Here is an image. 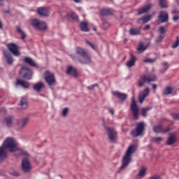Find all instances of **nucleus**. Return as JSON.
I'll return each instance as SVG.
<instances>
[{
	"label": "nucleus",
	"mask_w": 179,
	"mask_h": 179,
	"mask_svg": "<svg viewBox=\"0 0 179 179\" xmlns=\"http://www.w3.org/2000/svg\"><path fill=\"white\" fill-rule=\"evenodd\" d=\"M24 62L31 65V66H36V63L30 57H24Z\"/></svg>",
	"instance_id": "72a5a7b5"
},
{
	"label": "nucleus",
	"mask_w": 179,
	"mask_h": 179,
	"mask_svg": "<svg viewBox=\"0 0 179 179\" xmlns=\"http://www.w3.org/2000/svg\"><path fill=\"white\" fill-rule=\"evenodd\" d=\"M16 30L17 33H20L21 34V40H24V38H26V34H24L23 31H22V29H20V27L17 26Z\"/></svg>",
	"instance_id": "c9c22d12"
},
{
	"label": "nucleus",
	"mask_w": 179,
	"mask_h": 179,
	"mask_svg": "<svg viewBox=\"0 0 179 179\" xmlns=\"http://www.w3.org/2000/svg\"><path fill=\"white\" fill-rule=\"evenodd\" d=\"M144 62H148L150 64H152V63L155 62V59H145L144 60Z\"/></svg>",
	"instance_id": "3c124183"
},
{
	"label": "nucleus",
	"mask_w": 179,
	"mask_h": 179,
	"mask_svg": "<svg viewBox=\"0 0 179 179\" xmlns=\"http://www.w3.org/2000/svg\"><path fill=\"white\" fill-rule=\"evenodd\" d=\"M112 94H113V96H115V97H117V99H119V100H121L122 101L127 100L128 97V95H127V94L121 93L118 91H113L112 92Z\"/></svg>",
	"instance_id": "dca6fc26"
},
{
	"label": "nucleus",
	"mask_w": 179,
	"mask_h": 179,
	"mask_svg": "<svg viewBox=\"0 0 179 179\" xmlns=\"http://www.w3.org/2000/svg\"><path fill=\"white\" fill-rule=\"evenodd\" d=\"M20 75L23 78V79H27L28 80H31L33 78V72L26 66L22 67L20 71Z\"/></svg>",
	"instance_id": "423d86ee"
},
{
	"label": "nucleus",
	"mask_w": 179,
	"mask_h": 179,
	"mask_svg": "<svg viewBox=\"0 0 179 179\" xmlns=\"http://www.w3.org/2000/svg\"><path fill=\"white\" fill-rule=\"evenodd\" d=\"M86 43L88 45H90V47H91V48H92V50H96V46L93 43H90L88 41H86Z\"/></svg>",
	"instance_id": "de8ad7c7"
},
{
	"label": "nucleus",
	"mask_w": 179,
	"mask_h": 179,
	"mask_svg": "<svg viewBox=\"0 0 179 179\" xmlns=\"http://www.w3.org/2000/svg\"><path fill=\"white\" fill-rule=\"evenodd\" d=\"M158 20H159L161 23L169 22V13L164 10L160 11L158 16Z\"/></svg>",
	"instance_id": "4468645a"
},
{
	"label": "nucleus",
	"mask_w": 179,
	"mask_h": 179,
	"mask_svg": "<svg viewBox=\"0 0 179 179\" xmlns=\"http://www.w3.org/2000/svg\"><path fill=\"white\" fill-rule=\"evenodd\" d=\"M152 6H153L152 4L148 3L146 6H145L144 7H143L141 8H138V15H142L143 13H146V12L149 11L152 8Z\"/></svg>",
	"instance_id": "412c9836"
},
{
	"label": "nucleus",
	"mask_w": 179,
	"mask_h": 179,
	"mask_svg": "<svg viewBox=\"0 0 179 179\" xmlns=\"http://www.w3.org/2000/svg\"><path fill=\"white\" fill-rule=\"evenodd\" d=\"M136 150V149L134 145H130L127 148L125 155L122 157V165L120 168V170H124V169H127V167H128V164H129L132 160V155H134V152Z\"/></svg>",
	"instance_id": "f03ea898"
},
{
	"label": "nucleus",
	"mask_w": 179,
	"mask_h": 179,
	"mask_svg": "<svg viewBox=\"0 0 179 179\" xmlns=\"http://www.w3.org/2000/svg\"><path fill=\"white\" fill-rule=\"evenodd\" d=\"M43 87H44V83H43L42 82L37 83L33 86V89L34 90H35V92H40L43 89Z\"/></svg>",
	"instance_id": "bb28decb"
},
{
	"label": "nucleus",
	"mask_w": 179,
	"mask_h": 179,
	"mask_svg": "<svg viewBox=\"0 0 179 179\" xmlns=\"http://www.w3.org/2000/svg\"><path fill=\"white\" fill-rule=\"evenodd\" d=\"M7 48L14 55V57H20V52H19V46L15 43H8Z\"/></svg>",
	"instance_id": "9b49d317"
},
{
	"label": "nucleus",
	"mask_w": 179,
	"mask_h": 179,
	"mask_svg": "<svg viewBox=\"0 0 179 179\" xmlns=\"http://www.w3.org/2000/svg\"><path fill=\"white\" fill-rule=\"evenodd\" d=\"M171 117L173 118V120H179V115L177 113H172Z\"/></svg>",
	"instance_id": "8fccbe9b"
},
{
	"label": "nucleus",
	"mask_w": 179,
	"mask_h": 179,
	"mask_svg": "<svg viewBox=\"0 0 179 179\" xmlns=\"http://www.w3.org/2000/svg\"><path fill=\"white\" fill-rule=\"evenodd\" d=\"M159 32L160 33V35L164 36L166 34V29H164V27L161 26L159 27Z\"/></svg>",
	"instance_id": "79ce46f5"
},
{
	"label": "nucleus",
	"mask_w": 179,
	"mask_h": 179,
	"mask_svg": "<svg viewBox=\"0 0 179 179\" xmlns=\"http://www.w3.org/2000/svg\"><path fill=\"white\" fill-rule=\"evenodd\" d=\"M150 20V15H145L142 17L141 18H139L137 20L138 23H141V22H143V23H148Z\"/></svg>",
	"instance_id": "7c9ffc66"
},
{
	"label": "nucleus",
	"mask_w": 179,
	"mask_h": 179,
	"mask_svg": "<svg viewBox=\"0 0 179 179\" xmlns=\"http://www.w3.org/2000/svg\"><path fill=\"white\" fill-rule=\"evenodd\" d=\"M152 86L153 90H156L157 89V85L156 84H152Z\"/></svg>",
	"instance_id": "bf43d9fd"
},
{
	"label": "nucleus",
	"mask_w": 179,
	"mask_h": 179,
	"mask_svg": "<svg viewBox=\"0 0 179 179\" xmlns=\"http://www.w3.org/2000/svg\"><path fill=\"white\" fill-rule=\"evenodd\" d=\"M103 26L104 29H108V27H110V23H108L107 21H103Z\"/></svg>",
	"instance_id": "a18cd8bd"
},
{
	"label": "nucleus",
	"mask_w": 179,
	"mask_h": 179,
	"mask_svg": "<svg viewBox=\"0 0 179 179\" xmlns=\"http://www.w3.org/2000/svg\"><path fill=\"white\" fill-rule=\"evenodd\" d=\"M159 5L162 9L169 8L166 0H159Z\"/></svg>",
	"instance_id": "473e14b6"
},
{
	"label": "nucleus",
	"mask_w": 179,
	"mask_h": 179,
	"mask_svg": "<svg viewBox=\"0 0 179 179\" xmlns=\"http://www.w3.org/2000/svg\"><path fill=\"white\" fill-rule=\"evenodd\" d=\"M20 106L25 110V108H27V98L26 96H22L20 101Z\"/></svg>",
	"instance_id": "a878e982"
},
{
	"label": "nucleus",
	"mask_w": 179,
	"mask_h": 179,
	"mask_svg": "<svg viewBox=\"0 0 179 179\" xmlns=\"http://www.w3.org/2000/svg\"><path fill=\"white\" fill-rule=\"evenodd\" d=\"M74 2H76V3H79V2H80V0H73Z\"/></svg>",
	"instance_id": "e2e57ef3"
},
{
	"label": "nucleus",
	"mask_w": 179,
	"mask_h": 179,
	"mask_svg": "<svg viewBox=\"0 0 179 179\" xmlns=\"http://www.w3.org/2000/svg\"><path fill=\"white\" fill-rule=\"evenodd\" d=\"M37 12H38V15H40V16H44L45 17H47V16H48V13H49L48 8H45V7L38 8L37 9Z\"/></svg>",
	"instance_id": "aec40b11"
},
{
	"label": "nucleus",
	"mask_w": 179,
	"mask_h": 179,
	"mask_svg": "<svg viewBox=\"0 0 179 179\" xmlns=\"http://www.w3.org/2000/svg\"><path fill=\"white\" fill-rule=\"evenodd\" d=\"M145 131V123L143 122H141L137 124L136 129L132 130L131 131V135L134 138H136L137 136H141L143 131Z\"/></svg>",
	"instance_id": "39448f33"
},
{
	"label": "nucleus",
	"mask_w": 179,
	"mask_h": 179,
	"mask_svg": "<svg viewBox=\"0 0 179 179\" xmlns=\"http://www.w3.org/2000/svg\"><path fill=\"white\" fill-rule=\"evenodd\" d=\"M22 169L24 171V173H29L30 170H31V166L30 165V162L29 159L24 158L22 161Z\"/></svg>",
	"instance_id": "f8f14e48"
},
{
	"label": "nucleus",
	"mask_w": 179,
	"mask_h": 179,
	"mask_svg": "<svg viewBox=\"0 0 179 179\" xmlns=\"http://www.w3.org/2000/svg\"><path fill=\"white\" fill-rule=\"evenodd\" d=\"M163 38H164V35H159V36L157 39V43H162Z\"/></svg>",
	"instance_id": "49530a36"
},
{
	"label": "nucleus",
	"mask_w": 179,
	"mask_h": 179,
	"mask_svg": "<svg viewBox=\"0 0 179 179\" xmlns=\"http://www.w3.org/2000/svg\"><path fill=\"white\" fill-rule=\"evenodd\" d=\"M45 80L48 83L49 86H52L55 83V76L54 73L50 72L49 71H46L44 73Z\"/></svg>",
	"instance_id": "1a4fd4ad"
},
{
	"label": "nucleus",
	"mask_w": 179,
	"mask_h": 179,
	"mask_svg": "<svg viewBox=\"0 0 179 179\" xmlns=\"http://www.w3.org/2000/svg\"><path fill=\"white\" fill-rule=\"evenodd\" d=\"M153 132L155 134H167L169 131H170V127H166V129H163V126L159 124L153 127Z\"/></svg>",
	"instance_id": "ddd939ff"
},
{
	"label": "nucleus",
	"mask_w": 179,
	"mask_h": 179,
	"mask_svg": "<svg viewBox=\"0 0 179 179\" xmlns=\"http://www.w3.org/2000/svg\"><path fill=\"white\" fill-rule=\"evenodd\" d=\"M101 15L102 16H109L110 15H114V10L111 8H103L101 10Z\"/></svg>",
	"instance_id": "5701e85b"
},
{
	"label": "nucleus",
	"mask_w": 179,
	"mask_h": 179,
	"mask_svg": "<svg viewBox=\"0 0 179 179\" xmlns=\"http://www.w3.org/2000/svg\"><path fill=\"white\" fill-rule=\"evenodd\" d=\"M173 93V87H166L164 90V94L165 96H169V94H171Z\"/></svg>",
	"instance_id": "f704fd0d"
},
{
	"label": "nucleus",
	"mask_w": 179,
	"mask_h": 179,
	"mask_svg": "<svg viewBox=\"0 0 179 179\" xmlns=\"http://www.w3.org/2000/svg\"><path fill=\"white\" fill-rule=\"evenodd\" d=\"M80 27L81 31H89V27L87 26V22H82L80 24Z\"/></svg>",
	"instance_id": "c85d7f7f"
},
{
	"label": "nucleus",
	"mask_w": 179,
	"mask_h": 179,
	"mask_svg": "<svg viewBox=\"0 0 179 179\" xmlns=\"http://www.w3.org/2000/svg\"><path fill=\"white\" fill-rule=\"evenodd\" d=\"M3 54L6 58L8 65H12V64H13V57H12V54H10V52L8 50H3Z\"/></svg>",
	"instance_id": "f3484780"
},
{
	"label": "nucleus",
	"mask_w": 179,
	"mask_h": 179,
	"mask_svg": "<svg viewBox=\"0 0 179 179\" xmlns=\"http://www.w3.org/2000/svg\"><path fill=\"white\" fill-rule=\"evenodd\" d=\"M16 86H22L24 89H29L30 87V83L27 81H24L23 80L17 79L15 83Z\"/></svg>",
	"instance_id": "a211bd4d"
},
{
	"label": "nucleus",
	"mask_w": 179,
	"mask_h": 179,
	"mask_svg": "<svg viewBox=\"0 0 179 179\" xmlns=\"http://www.w3.org/2000/svg\"><path fill=\"white\" fill-rule=\"evenodd\" d=\"M162 137H153L152 138V142H162Z\"/></svg>",
	"instance_id": "c03bdc74"
},
{
	"label": "nucleus",
	"mask_w": 179,
	"mask_h": 179,
	"mask_svg": "<svg viewBox=\"0 0 179 179\" xmlns=\"http://www.w3.org/2000/svg\"><path fill=\"white\" fill-rule=\"evenodd\" d=\"M94 31H96V28L95 27L94 28Z\"/></svg>",
	"instance_id": "338daca9"
},
{
	"label": "nucleus",
	"mask_w": 179,
	"mask_h": 179,
	"mask_svg": "<svg viewBox=\"0 0 179 179\" xmlns=\"http://www.w3.org/2000/svg\"><path fill=\"white\" fill-rule=\"evenodd\" d=\"M68 111H69L68 108H65L63 109V111H62L63 117H66V115L68 114Z\"/></svg>",
	"instance_id": "09e8293b"
},
{
	"label": "nucleus",
	"mask_w": 179,
	"mask_h": 179,
	"mask_svg": "<svg viewBox=\"0 0 179 179\" xmlns=\"http://www.w3.org/2000/svg\"><path fill=\"white\" fill-rule=\"evenodd\" d=\"M96 86H97V84H94V85H92L91 86H88L87 89L89 90H93L94 89V87H96Z\"/></svg>",
	"instance_id": "603ef678"
},
{
	"label": "nucleus",
	"mask_w": 179,
	"mask_h": 179,
	"mask_svg": "<svg viewBox=\"0 0 179 179\" xmlns=\"http://www.w3.org/2000/svg\"><path fill=\"white\" fill-rule=\"evenodd\" d=\"M4 149H8L10 152H16L17 150V142L13 138H7L3 144Z\"/></svg>",
	"instance_id": "7ed1b4c3"
},
{
	"label": "nucleus",
	"mask_w": 179,
	"mask_h": 179,
	"mask_svg": "<svg viewBox=\"0 0 179 179\" xmlns=\"http://www.w3.org/2000/svg\"><path fill=\"white\" fill-rule=\"evenodd\" d=\"M67 17H71L73 20H78V15L73 12L68 13L66 15Z\"/></svg>",
	"instance_id": "4c0bfd02"
},
{
	"label": "nucleus",
	"mask_w": 179,
	"mask_h": 179,
	"mask_svg": "<svg viewBox=\"0 0 179 179\" xmlns=\"http://www.w3.org/2000/svg\"><path fill=\"white\" fill-rule=\"evenodd\" d=\"M108 111H109V113H110V114H111L112 115H114V109H113V108H110L108 109Z\"/></svg>",
	"instance_id": "6e6d98bb"
},
{
	"label": "nucleus",
	"mask_w": 179,
	"mask_h": 179,
	"mask_svg": "<svg viewBox=\"0 0 179 179\" xmlns=\"http://www.w3.org/2000/svg\"><path fill=\"white\" fill-rule=\"evenodd\" d=\"M66 73L67 75H71V76H78V71H76V69L72 67V66H69L68 67Z\"/></svg>",
	"instance_id": "b1692460"
},
{
	"label": "nucleus",
	"mask_w": 179,
	"mask_h": 179,
	"mask_svg": "<svg viewBox=\"0 0 179 179\" xmlns=\"http://www.w3.org/2000/svg\"><path fill=\"white\" fill-rule=\"evenodd\" d=\"M31 25L38 30H47V24L38 19L33 20L31 21Z\"/></svg>",
	"instance_id": "6e6552de"
},
{
	"label": "nucleus",
	"mask_w": 179,
	"mask_h": 179,
	"mask_svg": "<svg viewBox=\"0 0 179 179\" xmlns=\"http://www.w3.org/2000/svg\"><path fill=\"white\" fill-rule=\"evenodd\" d=\"M6 159V152H5V148L3 147L0 148V162L5 160Z\"/></svg>",
	"instance_id": "c756f323"
},
{
	"label": "nucleus",
	"mask_w": 179,
	"mask_h": 179,
	"mask_svg": "<svg viewBox=\"0 0 179 179\" xmlns=\"http://www.w3.org/2000/svg\"><path fill=\"white\" fill-rule=\"evenodd\" d=\"M150 110H151L150 108H143L141 110V115H143V117H147V113L148 111H149Z\"/></svg>",
	"instance_id": "ea45409f"
},
{
	"label": "nucleus",
	"mask_w": 179,
	"mask_h": 179,
	"mask_svg": "<svg viewBox=\"0 0 179 179\" xmlns=\"http://www.w3.org/2000/svg\"><path fill=\"white\" fill-rule=\"evenodd\" d=\"M145 176H146V169L145 167H142L140 169L138 173L137 174V177H138L139 178H143Z\"/></svg>",
	"instance_id": "2f4dec72"
},
{
	"label": "nucleus",
	"mask_w": 179,
	"mask_h": 179,
	"mask_svg": "<svg viewBox=\"0 0 179 179\" xmlns=\"http://www.w3.org/2000/svg\"><path fill=\"white\" fill-rule=\"evenodd\" d=\"M27 122H29V117H24L18 120L17 127L18 128H24L26 125H27Z\"/></svg>",
	"instance_id": "4be33fe9"
},
{
	"label": "nucleus",
	"mask_w": 179,
	"mask_h": 179,
	"mask_svg": "<svg viewBox=\"0 0 179 179\" xmlns=\"http://www.w3.org/2000/svg\"><path fill=\"white\" fill-rule=\"evenodd\" d=\"M130 110L132 113L134 118L135 120H138L139 117V107H138V104H136V101H135V98H132L131 99Z\"/></svg>",
	"instance_id": "0eeeda50"
},
{
	"label": "nucleus",
	"mask_w": 179,
	"mask_h": 179,
	"mask_svg": "<svg viewBox=\"0 0 179 179\" xmlns=\"http://www.w3.org/2000/svg\"><path fill=\"white\" fill-rule=\"evenodd\" d=\"M20 155H22V156H27L29 154L25 150H22L20 151Z\"/></svg>",
	"instance_id": "864d4df0"
},
{
	"label": "nucleus",
	"mask_w": 179,
	"mask_h": 179,
	"mask_svg": "<svg viewBox=\"0 0 179 179\" xmlns=\"http://www.w3.org/2000/svg\"><path fill=\"white\" fill-rule=\"evenodd\" d=\"M173 22H177V20H179V15H175L173 17Z\"/></svg>",
	"instance_id": "5fc2aeb1"
},
{
	"label": "nucleus",
	"mask_w": 179,
	"mask_h": 179,
	"mask_svg": "<svg viewBox=\"0 0 179 179\" xmlns=\"http://www.w3.org/2000/svg\"><path fill=\"white\" fill-rule=\"evenodd\" d=\"M172 13H173V15H176V10H173V11H172Z\"/></svg>",
	"instance_id": "69168bd1"
},
{
	"label": "nucleus",
	"mask_w": 179,
	"mask_h": 179,
	"mask_svg": "<svg viewBox=\"0 0 179 179\" xmlns=\"http://www.w3.org/2000/svg\"><path fill=\"white\" fill-rule=\"evenodd\" d=\"M3 122L7 127H12V124L13 122V117L11 116H8L3 120Z\"/></svg>",
	"instance_id": "cd10ccee"
},
{
	"label": "nucleus",
	"mask_w": 179,
	"mask_h": 179,
	"mask_svg": "<svg viewBox=\"0 0 179 179\" xmlns=\"http://www.w3.org/2000/svg\"><path fill=\"white\" fill-rule=\"evenodd\" d=\"M135 62H136V57H135V55L130 54V59L126 63V66L129 69L132 68V66H135Z\"/></svg>",
	"instance_id": "6ab92c4d"
},
{
	"label": "nucleus",
	"mask_w": 179,
	"mask_h": 179,
	"mask_svg": "<svg viewBox=\"0 0 179 179\" xmlns=\"http://www.w3.org/2000/svg\"><path fill=\"white\" fill-rule=\"evenodd\" d=\"M3 27V24H2V21H0V29H2Z\"/></svg>",
	"instance_id": "680f3d73"
},
{
	"label": "nucleus",
	"mask_w": 179,
	"mask_h": 179,
	"mask_svg": "<svg viewBox=\"0 0 179 179\" xmlns=\"http://www.w3.org/2000/svg\"><path fill=\"white\" fill-rule=\"evenodd\" d=\"M145 50H146V46L143 45V43H139L137 48L138 52L141 54V52H143Z\"/></svg>",
	"instance_id": "e433bc0d"
},
{
	"label": "nucleus",
	"mask_w": 179,
	"mask_h": 179,
	"mask_svg": "<svg viewBox=\"0 0 179 179\" xmlns=\"http://www.w3.org/2000/svg\"><path fill=\"white\" fill-rule=\"evenodd\" d=\"M149 92H150L149 88L147 87L144 89L143 92L139 93L138 100L141 103H143V100H145V99L148 97V96L149 95Z\"/></svg>",
	"instance_id": "2eb2a0df"
},
{
	"label": "nucleus",
	"mask_w": 179,
	"mask_h": 179,
	"mask_svg": "<svg viewBox=\"0 0 179 179\" xmlns=\"http://www.w3.org/2000/svg\"><path fill=\"white\" fill-rule=\"evenodd\" d=\"M130 36H139L141 34V28L135 27L131 28L129 31Z\"/></svg>",
	"instance_id": "393cba45"
},
{
	"label": "nucleus",
	"mask_w": 179,
	"mask_h": 179,
	"mask_svg": "<svg viewBox=\"0 0 179 179\" xmlns=\"http://www.w3.org/2000/svg\"><path fill=\"white\" fill-rule=\"evenodd\" d=\"M179 45V37L176 36V41L173 43L172 47L173 48H177Z\"/></svg>",
	"instance_id": "37998d69"
},
{
	"label": "nucleus",
	"mask_w": 179,
	"mask_h": 179,
	"mask_svg": "<svg viewBox=\"0 0 179 179\" xmlns=\"http://www.w3.org/2000/svg\"><path fill=\"white\" fill-rule=\"evenodd\" d=\"M162 66H163V73H164V72H166V71L167 70V69H169V63H167V62H164L163 63H162Z\"/></svg>",
	"instance_id": "a19ab883"
},
{
	"label": "nucleus",
	"mask_w": 179,
	"mask_h": 179,
	"mask_svg": "<svg viewBox=\"0 0 179 179\" xmlns=\"http://www.w3.org/2000/svg\"><path fill=\"white\" fill-rule=\"evenodd\" d=\"M150 29V25L147 24L144 27L143 30H149Z\"/></svg>",
	"instance_id": "4d7b16f0"
},
{
	"label": "nucleus",
	"mask_w": 179,
	"mask_h": 179,
	"mask_svg": "<svg viewBox=\"0 0 179 179\" xmlns=\"http://www.w3.org/2000/svg\"><path fill=\"white\" fill-rule=\"evenodd\" d=\"M105 129L108 131V136L110 142L115 143V142H117V131L110 127H105Z\"/></svg>",
	"instance_id": "9d476101"
},
{
	"label": "nucleus",
	"mask_w": 179,
	"mask_h": 179,
	"mask_svg": "<svg viewBox=\"0 0 179 179\" xmlns=\"http://www.w3.org/2000/svg\"><path fill=\"white\" fill-rule=\"evenodd\" d=\"M12 174H13L15 177H19V173H18V172L15 171V172H13Z\"/></svg>",
	"instance_id": "13d9d810"
},
{
	"label": "nucleus",
	"mask_w": 179,
	"mask_h": 179,
	"mask_svg": "<svg viewBox=\"0 0 179 179\" xmlns=\"http://www.w3.org/2000/svg\"><path fill=\"white\" fill-rule=\"evenodd\" d=\"M156 80H157V78H156V76L155 75H144L141 76L138 80V85L139 87H142L145 83H149L150 82H155Z\"/></svg>",
	"instance_id": "20e7f679"
},
{
	"label": "nucleus",
	"mask_w": 179,
	"mask_h": 179,
	"mask_svg": "<svg viewBox=\"0 0 179 179\" xmlns=\"http://www.w3.org/2000/svg\"><path fill=\"white\" fill-rule=\"evenodd\" d=\"M5 12H6V13L9 14V13H10V10L8 9V10H6Z\"/></svg>",
	"instance_id": "0e129e2a"
},
{
	"label": "nucleus",
	"mask_w": 179,
	"mask_h": 179,
	"mask_svg": "<svg viewBox=\"0 0 179 179\" xmlns=\"http://www.w3.org/2000/svg\"><path fill=\"white\" fill-rule=\"evenodd\" d=\"M176 142V136L171 135L167 141V145H173Z\"/></svg>",
	"instance_id": "58836bf2"
},
{
	"label": "nucleus",
	"mask_w": 179,
	"mask_h": 179,
	"mask_svg": "<svg viewBox=\"0 0 179 179\" xmlns=\"http://www.w3.org/2000/svg\"><path fill=\"white\" fill-rule=\"evenodd\" d=\"M76 55H80L81 59H79V57L75 55H72L71 57L73 61H76L77 59L80 64H90L92 62L90 55H89V53H87L85 49L82 48H77L76 49Z\"/></svg>",
	"instance_id": "f257e3e1"
},
{
	"label": "nucleus",
	"mask_w": 179,
	"mask_h": 179,
	"mask_svg": "<svg viewBox=\"0 0 179 179\" xmlns=\"http://www.w3.org/2000/svg\"><path fill=\"white\" fill-rule=\"evenodd\" d=\"M4 3H5L4 0H0V6H3Z\"/></svg>",
	"instance_id": "052dcab7"
},
{
	"label": "nucleus",
	"mask_w": 179,
	"mask_h": 179,
	"mask_svg": "<svg viewBox=\"0 0 179 179\" xmlns=\"http://www.w3.org/2000/svg\"><path fill=\"white\" fill-rule=\"evenodd\" d=\"M110 1H113V0H110Z\"/></svg>",
	"instance_id": "774afa93"
}]
</instances>
